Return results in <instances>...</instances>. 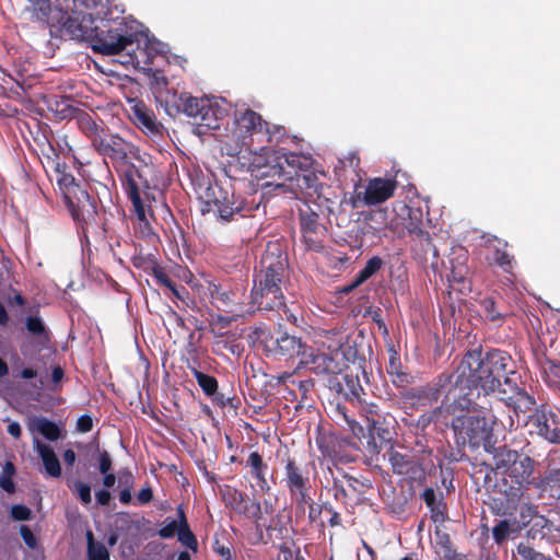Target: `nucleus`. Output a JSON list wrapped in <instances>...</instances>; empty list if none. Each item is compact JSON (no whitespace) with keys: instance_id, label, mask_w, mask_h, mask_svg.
<instances>
[{"instance_id":"nucleus-43","label":"nucleus","mask_w":560,"mask_h":560,"mask_svg":"<svg viewBox=\"0 0 560 560\" xmlns=\"http://www.w3.org/2000/svg\"><path fill=\"white\" fill-rule=\"evenodd\" d=\"M358 409V412L368 423L373 422V420L382 418L381 416L384 413L381 411L380 406L373 401H368L365 397L359 400L355 405H353Z\"/></svg>"},{"instance_id":"nucleus-32","label":"nucleus","mask_w":560,"mask_h":560,"mask_svg":"<svg viewBox=\"0 0 560 560\" xmlns=\"http://www.w3.org/2000/svg\"><path fill=\"white\" fill-rule=\"evenodd\" d=\"M337 386L338 392L342 394L346 400L352 405H355L359 400L366 396L364 388L360 384L359 377L351 373L343 374Z\"/></svg>"},{"instance_id":"nucleus-37","label":"nucleus","mask_w":560,"mask_h":560,"mask_svg":"<svg viewBox=\"0 0 560 560\" xmlns=\"http://www.w3.org/2000/svg\"><path fill=\"white\" fill-rule=\"evenodd\" d=\"M196 363V360H194ZM188 370L191 372L192 376L196 378L199 387L203 392L206 396L214 395L218 389V381L214 376L206 374L197 369L195 364H191L189 361L187 363Z\"/></svg>"},{"instance_id":"nucleus-7","label":"nucleus","mask_w":560,"mask_h":560,"mask_svg":"<svg viewBox=\"0 0 560 560\" xmlns=\"http://www.w3.org/2000/svg\"><path fill=\"white\" fill-rule=\"evenodd\" d=\"M278 135H284L282 126H270L261 115L252 108L236 110L234 114V127L231 137L236 147L252 151V147L257 143H270L277 140Z\"/></svg>"},{"instance_id":"nucleus-56","label":"nucleus","mask_w":560,"mask_h":560,"mask_svg":"<svg viewBox=\"0 0 560 560\" xmlns=\"http://www.w3.org/2000/svg\"><path fill=\"white\" fill-rule=\"evenodd\" d=\"M390 381L396 388L401 389L400 392H404L405 389H408V386L412 383L413 377L409 373L400 371L394 372L390 376Z\"/></svg>"},{"instance_id":"nucleus-6","label":"nucleus","mask_w":560,"mask_h":560,"mask_svg":"<svg viewBox=\"0 0 560 560\" xmlns=\"http://www.w3.org/2000/svg\"><path fill=\"white\" fill-rule=\"evenodd\" d=\"M200 200L202 202L201 213L206 214L214 211L218 219L223 223L250 217L259 207V203L249 202L242 194L236 192L231 184L225 186L218 183L210 185L200 195Z\"/></svg>"},{"instance_id":"nucleus-34","label":"nucleus","mask_w":560,"mask_h":560,"mask_svg":"<svg viewBox=\"0 0 560 560\" xmlns=\"http://www.w3.org/2000/svg\"><path fill=\"white\" fill-rule=\"evenodd\" d=\"M334 417L339 424H345L353 436L361 439L364 436V428L350 415L347 406L338 402L332 409Z\"/></svg>"},{"instance_id":"nucleus-23","label":"nucleus","mask_w":560,"mask_h":560,"mask_svg":"<svg viewBox=\"0 0 560 560\" xmlns=\"http://www.w3.org/2000/svg\"><path fill=\"white\" fill-rule=\"evenodd\" d=\"M207 293L210 303L219 311L234 313L238 311L240 296L229 282L208 281Z\"/></svg>"},{"instance_id":"nucleus-28","label":"nucleus","mask_w":560,"mask_h":560,"mask_svg":"<svg viewBox=\"0 0 560 560\" xmlns=\"http://www.w3.org/2000/svg\"><path fill=\"white\" fill-rule=\"evenodd\" d=\"M397 187L395 179L373 178L369 182L364 191V202L368 206H376L394 196Z\"/></svg>"},{"instance_id":"nucleus-17","label":"nucleus","mask_w":560,"mask_h":560,"mask_svg":"<svg viewBox=\"0 0 560 560\" xmlns=\"http://www.w3.org/2000/svg\"><path fill=\"white\" fill-rule=\"evenodd\" d=\"M221 497L228 509L248 520H253L255 528H260L264 518L259 501L250 500L244 492L231 486H224L221 490Z\"/></svg>"},{"instance_id":"nucleus-36","label":"nucleus","mask_w":560,"mask_h":560,"mask_svg":"<svg viewBox=\"0 0 560 560\" xmlns=\"http://www.w3.org/2000/svg\"><path fill=\"white\" fill-rule=\"evenodd\" d=\"M57 171L59 173L57 182L65 201L75 197L79 192H82L86 189L85 186L77 182L72 174L60 172L59 168H57Z\"/></svg>"},{"instance_id":"nucleus-50","label":"nucleus","mask_w":560,"mask_h":560,"mask_svg":"<svg viewBox=\"0 0 560 560\" xmlns=\"http://www.w3.org/2000/svg\"><path fill=\"white\" fill-rule=\"evenodd\" d=\"M68 487L83 504L88 505L92 502L90 485L77 480L72 485L68 483Z\"/></svg>"},{"instance_id":"nucleus-11","label":"nucleus","mask_w":560,"mask_h":560,"mask_svg":"<svg viewBox=\"0 0 560 560\" xmlns=\"http://www.w3.org/2000/svg\"><path fill=\"white\" fill-rule=\"evenodd\" d=\"M145 168H148V165L137 166L129 160L116 170L125 192L132 203L136 217L141 219L144 218V205L140 192L142 189L150 188Z\"/></svg>"},{"instance_id":"nucleus-41","label":"nucleus","mask_w":560,"mask_h":560,"mask_svg":"<svg viewBox=\"0 0 560 560\" xmlns=\"http://www.w3.org/2000/svg\"><path fill=\"white\" fill-rule=\"evenodd\" d=\"M311 488H298L288 491L292 502L295 504V515H304L306 508L314 503L311 494Z\"/></svg>"},{"instance_id":"nucleus-46","label":"nucleus","mask_w":560,"mask_h":560,"mask_svg":"<svg viewBox=\"0 0 560 560\" xmlns=\"http://www.w3.org/2000/svg\"><path fill=\"white\" fill-rule=\"evenodd\" d=\"M383 266V260L378 256L371 257L365 266L355 275V283L363 284L368 279L374 276Z\"/></svg>"},{"instance_id":"nucleus-60","label":"nucleus","mask_w":560,"mask_h":560,"mask_svg":"<svg viewBox=\"0 0 560 560\" xmlns=\"http://www.w3.org/2000/svg\"><path fill=\"white\" fill-rule=\"evenodd\" d=\"M10 515L14 521H28L32 517V511L26 505L14 504L10 510Z\"/></svg>"},{"instance_id":"nucleus-39","label":"nucleus","mask_w":560,"mask_h":560,"mask_svg":"<svg viewBox=\"0 0 560 560\" xmlns=\"http://www.w3.org/2000/svg\"><path fill=\"white\" fill-rule=\"evenodd\" d=\"M86 537V553L89 560H110V555L107 547L96 541L92 530H88Z\"/></svg>"},{"instance_id":"nucleus-22","label":"nucleus","mask_w":560,"mask_h":560,"mask_svg":"<svg viewBox=\"0 0 560 560\" xmlns=\"http://www.w3.org/2000/svg\"><path fill=\"white\" fill-rule=\"evenodd\" d=\"M266 348L277 357L292 359L295 357L302 358L307 347L302 342L301 338L278 330L266 341Z\"/></svg>"},{"instance_id":"nucleus-20","label":"nucleus","mask_w":560,"mask_h":560,"mask_svg":"<svg viewBox=\"0 0 560 560\" xmlns=\"http://www.w3.org/2000/svg\"><path fill=\"white\" fill-rule=\"evenodd\" d=\"M381 417L366 425L369 431L366 450L371 455L380 454L382 446L394 440L395 417L389 412H385Z\"/></svg>"},{"instance_id":"nucleus-14","label":"nucleus","mask_w":560,"mask_h":560,"mask_svg":"<svg viewBox=\"0 0 560 560\" xmlns=\"http://www.w3.org/2000/svg\"><path fill=\"white\" fill-rule=\"evenodd\" d=\"M74 7L60 22V27L57 31H62L71 38L88 42L92 46L93 38L96 37L97 24L95 23L97 16L88 10Z\"/></svg>"},{"instance_id":"nucleus-57","label":"nucleus","mask_w":560,"mask_h":560,"mask_svg":"<svg viewBox=\"0 0 560 560\" xmlns=\"http://www.w3.org/2000/svg\"><path fill=\"white\" fill-rule=\"evenodd\" d=\"M182 526V518L179 517V521L172 520L168 523H166L162 528L159 529V536L164 539H170L175 536V534H178V530Z\"/></svg>"},{"instance_id":"nucleus-38","label":"nucleus","mask_w":560,"mask_h":560,"mask_svg":"<svg viewBox=\"0 0 560 560\" xmlns=\"http://www.w3.org/2000/svg\"><path fill=\"white\" fill-rule=\"evenodd\" d=\"M127 52L133 66L151 70L150 66L153 65V59L155 56L152 54V49L149 47V45H145V47L141 48L137 43V49H133L132 46L129 47Z\"/></svg>"},{"instance_id":"nucleus-35","label":"nucleus","mask_w":560,"mask_h":560,"mask_svg":"<svg viewBox=\"0 0 560 560\" xmlns=\"http://www.w3.org/2000/svg\"><path fill=\"white\" fill-rule=\"evenodd\" d=\"M525 499L517 505L520 506V526H527L533 520H535V526L544 527L547 520L538 515V506L529 502V497L525 494Z\"/></svg>"},{"instance_id":"nucleus-54","label":"nucleus","mask_w":560,"mask_h":560,"mask_svg":"<svg viewBox=\"0 0 560 560\" xmlns=\"http://www.w3.org/2000/svg\"><path fill=\"white\" fill-rule=\"evenodd\" d=\"M343 478L347 480L348 487L359 494H363L366 489L372 488V483L368 479H359L357 477L350 476L343 472Z\"/></svg>"},{"instance_id":"nucleus-31","label":"nucleus","mask_w":560,"mask_h":560,"mask_svg":"<svg viewBox=\"0 0 560 560\" xmlns=\"http://www.w3.org/2000/svg\"><path fill=\"white\" fill-rule=\"evenodd\" d=\"M332 359L324 352L304 351L300 365L307 368L317 375L329 374L332 372Z\"/></svg>"},{"instance_id":"nucleus-45","label":"nucleus","mask_w":560,"mask_h":560,"mask_svg":"<svg viewBox=\"0 0 560 560\" xmlns=\"http://www.w3.org/2000/svg\"><path fill=\"white\" fill-rule=\"evenodd\" d=\"M177 512H178V517L182 518V526L177 534L178 540L183 545L188 547L189 549H196L198 546V542H197V539H196L194 533L189 528V525L187 523V520H186L183 509L179 508Z\"/></svg>"},{"instance_id":"nucleus-26","label":"nucleus","mask_w":560,"mask_h":560,"mask_svg":"<svg viewBox=\"0 0 560 560\" xmlns=\"http://www.w3.org/2000/svg\"><path fill=\"white\" fill-rule=\"evenodd\" d=\"M408 210V222L406 223V229L409 235L413 236L421 246V255L427 257V255L432 254L434 258L439 257V252L434 244L432 243V237L430 233L422 229V211L420 209L407 208Z\"/></svg>"},{"instance_id":"nucleus-3","label":"nucleus","mask_w":560,"mask_h":560,"mask_svg":"<svg viewBox=\"0 0 560 560\" xmlns=\"http://www.w3.org/2000/svg\"><path fill=\"white\" fill-rule=\"evenodd\" d=\"M501 382H498L486 368L481 359V351L468 352L456 370L453 386L447 392V399L453 400L455 407L465 410L476 406L474 400L481 396L487 399L488 395L498 390L500 394Z\"/></svg>"},{"instance_id":"nucleus-15","label":"nucleus","mask_w":560,"mask_h":560,"mask_svg":"<svg viewBox=\"0 0 560 560\" xmlns=\"http://www.w3.org/2000/svg\"><path fill=\"white\" fill-rule=\"evenodd\" d=\"M453 375L447 373L440 374L433 382L423 386L410 387L399 392L404 402L413 405H431L436 402L442 394H445L446 402L454 405L453 400L447 399V392L453 386Z\"/></svg>"},{"instance_id":"nucleus-16","label":"nucleus","mask_w":560,"mask_h":560,"mask_svg":"<svg viewBox=\"0 0 560 560\" xmlns=\"http://www.w3.org/2000/svg\"><path fill=\"white\" fill-rule=\"evenodd\" d=\"M94 150L104 159H108L116 171L127 161L138 156V149L118 133L105 132L95 143Z\"/></svg>"},{"instance_id":"nucleus-30","label":"nucleus","mask_w":560,"mask_h":560,"mask_svg":"<svg viewBox=\"0 0 560 560\" xmlns=\"http://www.w3.org/2000/svg\"><path fill=\"white\" fill-rule=\"evenodd\" d=\"M245 466L248 468L249 475L255 480L259 491L264 494L270 493L269 465L262 456L257 451L249 453Z\"/></svg>"},{"instance_id":"nucleus-4","label":"nucleus","mask_w":560,"mask_h":560,"mask_svg":"<svg viewBox=\"0 0 560 560\" xmlns=\"http://www.w3.org/2000/svg\"><path fill=\"white\" fill-rule=\"evenodd\" d=\"M481 359L487 369L491 370L492 376L501 382V400L512 408L516 415L532 411L536 405V399L528 394L526 389L518 385L517 373L513 370L511 355L500 349H492L486 353L481 352Z\"/></svg>"},{"instance_id":"nucleus-40","label":"nucleus","mask_w":560,"mask_h":560,"mask_svg":"<svg viewBox=\"0 0 560 560\" xmlns=\"http://www.w3.org/2000/svg\"><path fill=\"white\" fill-rule=\"evenodd\" d=\"M31 430L38 431L43 436L49 441H57L61 431L60 428L54 422L46 418H37L31 425Z\"/></svg>"},{"instance_id":"nucleus-47","label":"nucleus","mask_w":560,"mask_h":560,"mask_svg":"<svg viewBox=\"0 0 560 560\" xmlns=\"http://www.w3.org/2000/svg\"><path fill=\"white\" fill-rule=\"evenodd\" d=\"M516 552L521 560H552L551 557L537 551L529 541H521L516 547Z\"/></svg>"},{"instance_id":"nucleus-13","label":"nucleus","mask_w":560,"mask_h":560,"mask_svg":"<svg viewBox=\"0 0 560 560\" xmlns=\"http://www.w3.org/2000/svg\"><path fill=\"white\" fill-rule=\"evenodd\" d=\"M299 228L306 248L316 253L324 250L328 230L320 214L306 202L299 208Z\"/></svg>"},{"instance_id":"nucleus-42","label":"nucleus","mask_w":560,"mask_h":560,"mask_svg":"<svg viewBox=\"0 0 560 560\" xmlns=\"http://www.w3.org/2000/svg\"><path fill=\"white\" fill-rule=\"evenodd\" d=\"M114 0H71L74 7H81L93 12L97 19L104 18Z\"/></svg>"},{"instance_id":"nucleus-24","label":"nucleus","mask_w":560,"mask_h":560,"mask_svg":"<svg viewBox=\"0 0 560 560\" xmlns=\"http://www.w3.org/2000/svg\"><path fill=\"white\" fill-rule=\"evenodd\" d=\"M129 118L145 135L156 136L162 132L163 125L141 100H129Z\"/></svg>"},{"instance_id":"nucleus-49","label":"nucleus","mask_w":560,"mask_h":560,"mask_svg":"<svg viewBox=\"0 0 560 560\" xmlns=\"http://www.w3.org/2000/svg\"><path fill=\"white\" fill-rule=\"evenodd\" d=\"M493 261L504 272L510 273L514 267V257L505 249L497 248L493 253Z\"/></svg>"},{"instance_id":"nucleus-33","label":"nucleus","mask_w":560,"mask_h":560,"mask_svg":"<svg viewBox=\"0 0 560 560\" xmlns=\"http://www.w3.org/2000/svg\"><path fill=\"white\" fill-rule=\"evenodd\" d=\"M36 450L43 460L47 475L54 478H59L61 476V466L54 450L49 445L40 443L39 441H36Z\"/></svg>"},{"instance_id":"nucleus-9","label":"nucleus","mask_w":560,"mask_h":560,"mask_svg":"<svg viewBox=\"0 0 560 560\" xmlns=\"http://www.w3.org/2000/svg\"><path fill=\"white\" fill-rule=\"evenodd\" d=\"M96 37L93 38L91 48L95 52L112 56L124 50L128 51L138 42V32L133 22H127L124 18L112 20L100 19Z\"/></svg>"},{"instance_id":"nucleus-1","label":"nucleus","mask_w":560,"mask_h":560,"mask_svg":"<svg viewBox=\"0 0 560 560\" xmlns=\"http://www.w3.org/2000/svg\"><path fill=\"white\" fill-rule=\"evenodd\" d=\"M492 458L495 469L505 475L497 485L499 493L504 497L505 508L516 510L529 487L539 485L537 463L529 454L506 444L493 447Z\"/></svg>"},{"instance_id":"nucleus-25","label":"nucleus","mask_w":560,"mask_h":560,"mask_svg":"<svg viewBox=\"0 0 560 560\" xmlns=\"http://www.w3.org/2000/svg\"><path fill=\"white\" fill-rule=\"evenodd\" d=\"M283 478L282 482L288 491L298 488H312L310 470L307 465L302 464L295 457L287 455L282 459Z\"/></svg>"},{"instance_id":"nucleus-44","label":"nucleus","mask_w":560,"mask_h":560,"mask_svg":"<svg viewBox=\"0 0 560 560\" xmlns=\"http://www.w3.org/2000/svg\"><path fill=\"white\" fill-rule=\"evenodd\" d=\"M421 499L424 501L433 516L442 514V508L445 506L442 492L438 494L433 488H425L421 493Z\"/></svg>"},{"instance_id":"nucleus-21","label":"nucleus","mask_w":560,"mask_h":560,"mask_svg":"<svg viewBox=\"0 0 560 560\" xmlns=\"http://www.w3.org/2000/svg\"><path fill=\"white\" fill-rule=\"evenodd\" d=\"M481 317L494 327H501L514 315V308L501 294H491L478 302Z\"/></svg>"},{"instance_id":"nucleus-48","label":"nucleus","mask_w":560,"mask_h":560,"mask_svg":"<svg viewBox=\"0 0 560 560\" xmlns=\"http://www.w3.org/2000/svg\"><path fill=\"white\" fill-rule=\"evenodd\" d=\"M15 466L12 462H5L2 474L0 475V488L8 493L15 491V485L13 482V476L15 475Z\"/></svg>"},{"instance_id":"nucleus-58","label":"nucleus","mask_w":560,"mask_h":560,"mask_svg":"<svg viewBox=\"0 0 560 560\" xmlns=\"http://www.w3.org/2000/svg\"><path fill=\"white\" fill-rule=\"evenodd\" d=\"M152 276L160 285L170 289L175 282L170 278L164 268L159 265L152 267Z\"/></svg>"},{"instance_id":"nucleus-12","label":"nucleus","mask_w":560,"mask_h":560,"mask_svg":"<svg viewBox=\"0 0 560 560\" xmlns=\"http://www.w3.org/2000/svg\"><path fill=\"white\" fill-rule=\"evenodd\" d=\"M65 203L71 217L78 225H80L84 234L89 232L96 233L98 230H104V223L97 210L96 199L91 197L86 189L65 201Z\"/></svg>"},{"instance_id":"nucleus-53","label":"nucleus","mask_w":560,"mask_h":560,"mask_svg":"<svg viewBox=\"0 0 560 560\" xmlns=\"http://www.w3.org/2000/svg\"><path fill=\"white\" fill-rule=\"evenodd\" d=\"M25 326L30 334L37 337H47L45 324L38 316H28L25 320Z\"/></svg>"},{"instance_id":"nucleus-63","label":"nucleus","mask_w":560,"mask_h":560,"mask_svg":"<svg viewBox=\"0 0 560 560\" xmlns=\"http://www.w3.org/2000/svg\"><path fill=\"white\" fill-rule=\"evenodd\" d=\"M20 534L23 541L28 548L35 549L37 547V538L35 537V535L33 534L28 526L22 525L20 527Z\"/></svg>"},{"instance_id":"nucleus-19","label":"nucleus","mask_w":560,"mask_h":560,"mask_svg":"<svg viewBox=\"0 0 560 560\" xmlns=\"http://www.w3.org/2000/svg\"><path fill=\"white\" fill-rule=\"evenodd\" d=\"M388 462L395 475L405 476L410 481L423 482L425 470L421 458L411 453H400L393 446L387 452Z\"/></svg>"},{"instance_id":"nucleus-51","label":"nucleus","mask_w":560,"mask_h":560,"mask_svg":"<svg viewBox=\"0 0 560 560\" xmlns=\"http://www.w3.org/2000/svg\"><path fill=\"white\" fill-rule=\"evenodd\" d=\"M307 520L310 525H316L322 532L325 529L326 524L322 520V513L325 512V503L318 504L314 502L308 508Z\"/></svg>"},{"instance_id":"nucleus-59","label":"nucleus","mask_w":560,"mask_h":560,"mask_svg":"<svg viewBox=\"0 0 560 560\" xmlns=\"http://www.w3.org/2000/svg\"><path fill=\"white\" fill-rule=\"evenodd\" d=\"M168 290L172 292L174 298L179 300L185 306L189 307L190 303L194 304V301L189 296V292L184 285H177L174 283Z\"/></svg>"},{"instance_id":"nucleus-5","label":"nucleus","mask_w":560,"mask_h":560,"mask_svg":"<svg viewBox=\"0 0 560 560\" xmlns=\"http://www.w3.org/2000/svg\"><path fill=\"white\" fill-rule=\"evenodd\" d=\"M474 405L476 409L470 407L466 409L467 413L457 416L452 421L456 442L458 445H469L471 448L482 446L487 453L492 454L495 447L491 442L495 417L487 406L479 405L476 400Z\"/></svg>"},{"instance_id":"nucleus-18","label":"nucleus","mask_w":560,"mask_h":560,"mask_svg":"<svg viewBox=\"0 0 560 560\" xmlns=\"http://www.w3.org/2000/svg\"><path fill=\"white\" fill-rule=\"evenodd\" d=\"M532 410L534 412L528 418L536 433L549 443L560 445V413L553 411L547 404L538 407L535 405Z\"/></svg>"},{"instance_id":"nucleus-27","label":"nucleus","mask_w":560,"mask_h":560,"mask_svg":"<svg viewBox=\"0 0 560 560\" xmlns=\"http://www.w3.org/2000/svg\"><path fill=\"white\" fill-rule=\"evenodd\" d=\"M256 532L260 542L265 545L272 544L277 547L279 544L288 542L290 537V528L282 514L271 517L267 525L262 522V525Z\"/></svg>"},{"instance_id":"nucleus-62","label":"nucleus","mask_w":560,"mask_h":560,"mask_svg":"<svg viewBox=\"0 0 560 560\" xmlns=\"http://www.w3.org/2000/svg\"><path fill=\"white\" fill-rule=\"evenodd\" d=\"M329 470V474L331 475L332 477V489L335 490L334 492V498L339 501V500H346L348 497H349V493L348 491L346 490V488L342 486L341 481L334 477V472L330 468H328Z\"/></svg>"},{"instance_id":"nucleus-10","label":"nucleus","mask_w":560,"mask_h":560,"mask_svg":"<svg viewBox=\"0 0 560 560\" xmlns=\"http://www.w3.org/2000/svg\"><path fill=\"white\" fill-rule=\"evenodd\" d=\"M252 174L257 179L272 178V182L262 183V187L276 185L281 187L282 184L277 179H291L298 168L301 167V155L289 152L284 148L278 150H269L266 156L259 155L252 164Z\"/></svg>"},{"instance_id":"nucleus-64","label":"nucleus","mask_w":560,"mask_h":560,"mask_svg":"<svg viewBox=\"0 0 560 560\" xmlns=\"http://www.w3.org/2000/svg\"><path fill=\"white\" fill-rule=\"evenodd\" d=\"M278 549L280 551V555L282 556V560H304L302 557H300V551H293L288 546V542L279 544Z\"/></svg>"},{"instance_id":"nucleus-2","label":"nucleus","mask_w":560,"mask_h":560,"mask_svg":"<svg viewBox=\"0 0 560 560\" xmlns=\"http://www.w3.org/2000/svg\"><path fill=\"white\" fill-rule=\"evenodd\" d=\"M288 256L278 245H269L255 269L250 291L252 302L258 310L279 311L285 308L283 287L289 276Z\"/></svg>"},{"instance_id":"nucleus-61","label":"nucleus","mask_w":560,"mask_h":560,"mask_svg":"<svg viewBox=\"0 0 560 560\" xmlns=\"http://www.w3.org/2000/svg\"><path fill=\"white\" fill-rule=\"evenodd\" d=\"M118 487L122 489H133L135 477L128 468L120 469L118 472Z\"/></svg>"},{"instance_id":"nucleus-52","label":"nucleus","mask_w":560,"mask_h":560,"mask_svg":"<svg viewBox=\"0 0 560 560\" xmlns=\"http://www.w3.org/2000/svg\"><path fill=\"white\" fill-rule=\"evenodd\" d=\"M512 532H514V529L511 528L510 522L508 520H501L492 528V537L498 545H501L508 539Z\"/></svg>"},{"instance_id":"nucleus-8","label":"nucleus","mask_w":560,"mask_h":560,"mask_svg":"<svg viewBox=\"0 0 560 560\" xmlns=\"http://www.w3.org/2000/svg\"><path fill=\"white\" fill-rule=\"evenodd\" d=\"M165 103L167 112L173 115L183 113L194 120V124L207 129H218L219 120L225 116V109L209 97H195L189 93L167 92Z\"/></svg>"},{"instance_id":"nucleus-55","label":"nucleus","mask_w":560,"mask_h":560,"mask_svg":"<svg viewBox=\"0 0 560 560\" xmlns=\"http://www.w3.org/2000/svg\"><path fill=\"white\" fill-rule=\"evenodd\" d=\"M316 445L325 457H334L336 456V450L334 445H331V436L326 434H319L316 438Z\"/></svg>"},{"instance_id":"nucleus-29","label":"nucleus","mask_w":560,"mask_h":560,"mask_svg":"<svg viewBox=\"0 0 560 560\" xmlns=\"http://www.w3.org/2000/svg\"><path fill=\"white\" fill-rule=\"evenodd\" d=\"M72 119L75 121L80 131L90 139L92 147H94L108 130L105 128L103 120H96L91 114L82 109H74Z\"/></svg>"}]
</instances>
